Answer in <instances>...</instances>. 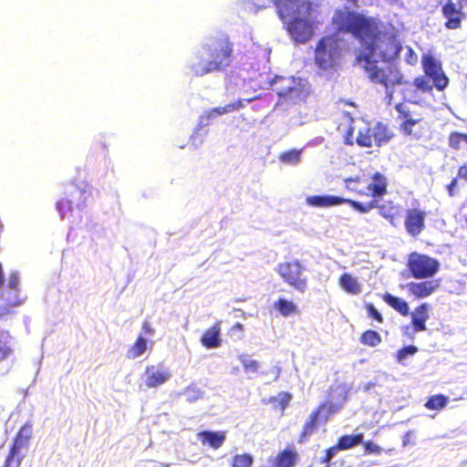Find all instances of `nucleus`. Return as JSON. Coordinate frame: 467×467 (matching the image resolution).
Wrapping results in <instances>:
<instances>
[{
	"label": "nucleus",
	"mask_w": 467,
	"mask_h": 467,
	"mask_svg": "<svg viewBox=\"0 0 467 467\" xmlns=\"http://www.w3.org/2000/svg\"><path fill=\"white\" fill-rule=\"evenodd\" d=\"M291 399L292 395L290 393L280 392L276 397H270L268 399V403H273L275 405V409L280 410L283 412L288 406Z\"/></svg>",
	"instance_id": "obj_33"
},
{
	"label": "nucleus",
	"mask_w": 467,
	"mask_h": 467,
	"mask_svg": "<svg viewBox=\"0 0 467 467\" xmlns=\"http://www.w3.org/2000/svg\"><path fill=\"white\" fill-rule=\"evenodd\" d=\"M254 457L250 453L235 454L232 458V467H252Z\"/></svg>",
	"instance_id": "obj_36"
},
{
	"label": "nucleus",
	"mask_w": 467,
	"mask_h": 467,
	"mask_svg": "<svg viewBox=\"0 0 467 467\" xmlns=\"http://www.w3.org/2000/svg\"><path fill=\"white\" fill-rule=\"evenodd\" d=\"M234 45L227 35L213 37L203 47L207 58L199 57L196 62L191 65V70L196 77H202L213 72L224 70L232 63Z\"/></svg>",
	"instance_id": "obj_3"
},
{
	"label": "nucleus",
	"mask_w": 467,
	"mask_h": 467,
	"mask_svg": "<svg viewBox=\"0 0 467 467\" xmlns=\"http://www.w3.org/2000/svg\"><path fill=\"white\" fill-rule=\"evenodd\" d=\"M340 407L332 401L321 402L313 411L319 417L321 424H326L339 410Z\"/></svg>",
	"instance_id": "obj_23"
},
{
	"label": "nucleus",
	"mask_w": 467,
	"mask_h": 467,
	"mask_svg": "<svg viewBox=\"0 0 467 467\" xmlns=\"http://www.w3.org/2000/svg\"><path fill=\"white\" fill-rule=\"evenodd\" d=\"M302 150H289L280 154L279 160L284 163L297 164L301 160Z\"/></svg>",
	"instance_id": "obj_37"
},
{
	"label": "nucleus",
	"mask_w": 467,
	"mask_h": 467,
	"mask_svg": "<svg viewBox=\"0 0 467 467\" xmlns=\"http://www.w3.org/2000/svg\"><path fill=\"white\" fill-rule=\"evenodd\" d=\"M277 15L296 43H306L314 35L311 19L313 5L309 0H272Z\"/></svg>",
	"instance_id": "obj_2"
},
{
	"label": "nucleus",
	"mask_w": 467,
	"mask_h": 467,
	"mask_svg": "<svg viewBox=\"0 0 467 467\" xmlns=\"http://www.w3.org/2000/svg\"><path fill=\"white\" fill-rule=\"evenodd\" d=\"M332 23L338 33L349 34L359 42L356 61L362 65L370 82L382 86L391 98L395 88L403 84V75L395 65L379 67L373 58L387 62L399 56L401 44L397 34L380 30L377 18L347 7L335 11Z\"/></svg>",
	"instance_id": "obj_1"
},
{
	"label": "nucleus",
	"mask_w": 467,
	"mask_h": 467,
	"mask_svg": "<svg viewBox=\"0 0 467 467\" xmlns=\"http://www.w3.org/2000/svg\"><path fill=\"white\" fill-rule=\"evenodd\" d=\"M359 341L364 346L375 348L381 343L382 338L376 330L367 329L361 333Z\"/></svg>",
	"instance_id": "obj_31"
},
{
	"label": "nucleus",
	"mask_w": 467,
	"mask_h": 467,
	"mask_svg": "<svg viewBox=\"0 0 467 467\" xmlns=\"http://www.w3.org/2000/svg\"><path fill=\"white\" fill-rule=\"evenodd\" d=\"M462 140H461V132L452 131L448 136V145L451 149L458 150L461 149Z\"/></svg>",
	"instance_id": "obj_39"
},
{
	"label": "nucleus",
	"mask_w": 467,
	"mask_h": 467,
	"mask_svg": "<svg viewBox=\"0 0 467 467\" xmlns=\"http://www.w3.org/2000/svg\"><path fill=\"white\" fill-rule=\"evenodd\" d=\"M274 308L283 317H289L299 313L297 306L293 301L285 297H279L274 303Z\"/></svg>",
	"instance_id": "obj_26"
},
{
	"label": "nucleus",
	"mask_w": 467,
	"mask_h": 467,
	"mask_svg": "<svg viewBox=\"0 0 467 467\" xmlns=\"http://www.w3.org/2000/svg\"><path fill=\"white\" fill-rule=\"evenodd\" d=\"M253 99H246V102H251Z\"/></svg>",
	"instance_id": "obj_56"
},
{
	"label": "nucleus",
	"mask_w": 467,
	"mask_h": 467,
	"mask_svg": "<svg viewBox=\"0 0 467 467\" xmlns=\"http://www.w3.org/2000/svg\"><path fill=\"white\" fill-rule=\"evenodd\" d=\"M458 176L453 178L451 182L447 185L448 193L450 196H453L455 194V189L458 182Z\"/></svg>",
	"instance_id": "obj_48"
},
{
	"label": "nucleus",
	"mask_w": 467,
	"mask_h": 467,
	"mask_svg": "<svg viewBox=\"0 0 467 467\" xmlns=\"http://www.w3.org/2000/svg\"><path fill=\"white\" fill-rule=\"evenodd\" d=\"M407 266L411 276L416 279H425L438 272L440 264L435 258L413 252L409 255Z\"/></svg>",
	"instance_id": "obj_8"
},
{
	"label": "nucleus",
	"mask_w": 467,
	"mask_h": 467,
	"mask_svg": "<svg viewBox=\"0 0 467 467\" xmlns=\"http://www.w3.org/2000/svg\"><path fill=\"white\" fill-rule=\"evenodd\" d=\"M213 113H215L217 115H223L225 114L223 107H217L212 109Z\"/></svg>",
	"instance_id": "obj_53"
},
{
	"label": "nucleus",
	"mask_w": 467,
	"mask_h": 467,
	"mask_svg": "<svg viewBox=\"0 0 467 467\" xmlns=\"http://www.w3.org/2000/svg\"><path fill=\"white\" fill-rule=\"evenodd\" d=\"M306 203L315 207H330L345 203V198L334 195H311L306 197Z\"/></svg>",
	"instance_id": "obj_19"
},
{
	"label": "nucleus",
	"mask_w": 467,
	"mask_h": 467,
	"mask_svg": "<svg viewBox=\"0 0 467 467\" xmlns=\"http://www.w3.org/2000/svg\"><path fill=\"white\" fill-rule=\"evenodd\" d=\"M371 131L374 145L377 147L387 144L394 136L388 125L382 122H377L371 127Z\"/></svg>",
	"instance_id": "obj_21"
},
{
	"label": "nucleus",
	"mask_w": 467,
	"mask_h": 467,
	"mask_svg": "<svg viewBox=\"0 0 467 467\" xmlns=\"http://www.w3.org/2000/svg\"><path fill=\"white\" fill-rule=\"evenodd\" d=\"M19 284L18 276L16 274H12L9 278L8 286L11 289H17Z\"/></svg>",
	"instance_id": "obj_50"
},
{
	"label": "nucleus",
	"mask_w": 467,
	"mask_h": 467,
	"mask_svg": "<svg viewBox=\"0 0 467 467\" xmlns=\"http://www.w3.org/2000/svg\"><path fill=\"white\" fill-rule=\"evenodd\" d=\"M383 301L392 307L395 311L403 317H407L410 314V306L406 300L392 296L389 293H385L382 296Z\"/></svg>",
	"instance_id": "obj_24"
},
{
	"label": "nucleus",
	"mask_w": 467,
	"mask_h": 467,
	"mask_svg": "<svg viewBox=\"0 0 467 467\" xmlns=\"http://www.w3.org/2000/svg\"><path fill=\"white\" fill-rule=\"evenodd\" d=\"M4 283V275H3V271H2V265L0 264V287L2 286Z\"/></svg>",
	"instance_id": "obj_54"
},
{
	"label": "nucleus",
	"mask_w": 467,
	"mask_h": 467,
	"mask_svg": "<svg viewBox=\"0 0 467 467\" xmlns=\"http://www.w3.org/2000/svg\"><path fill=\"white\" fill-rule=\"evenodd\" d=\"M10 353V349L8 348L0 347V358H5Z\"/></svg>",
	"instance_id": "obj_51"
},
{
	"label": "nucleus",
	"mask_w": 467,
	"mask_h": 467,
	"mask_svg": "<svg viewBox=\"0 0 467 467\" xmlns=\"http://www.w3.org/2000/svg\"><path fill=\"white\" fill-rule=\"evenodd\" d=\"M339 451L337 445H333L325 451L324 457L320 460L321 463H325L327 467L329 466L330 461L335 457Z\"/></svg>",
	"instance_id": "obj_43"
},
{
	"label": "nucleus",
	"mask_w": 467,
	"mask_h": 467,
	"mask_svg": "<svg viewBox=\"0 0 467 467\" xmlns=\"http://www.w3.org/2000/svg\"><path fill=\"white\" fill-rule=\"evenodd\" d=\"M406 59H407V62L410 65H414L418 60L417 55L414 53V51L410 47L408 49V55H407Z\"/></svg>",
	"instance_id": "obj_49"
},
{
	"label": "nucleus",
	"mask_w": 467,
	"mask_h": 467,
	"mask_svg": "<svg viewBox=\"0 0 467 467\" xmlns=\"http://www.w3.org/2000/svg\"><path fill=\"white\" fill-rule=\"evenodd\" d=\"M441 13L446 18L444 24L446 28L458 29L461 27L462 18L464 17L462 6L457 7L451 0H448V2L442 5Z\"/></svg>",
	"instance_id": "obj_15"
},
{
	"label": "nucleus",
	"mask_w": 467,
	"mask_h": 467,
	"mask_svg": "<svg viewBox=\"0 0 467 467\" xmlns=\"http://www.w3.org/2000/svg\"><path fill=\"white\" fill-rule=\"evenodd\" d=\"M147 346V340L143 337L139 336L135 342L128 349L127 358L129 359H135L140 357L146 351Z\"/></svg>",
	"instance_id": "obj_30"
},
{
	"label": "nucleus",
	"mask_w": 467,
	"mask_h": 467,
	"mask_svg": "<svg viewBox=\"0 0 467 467\" xmlns=\"http://www.w3.org/2000/svg\"><path fill=\"white\" fill-rule=\"evenodd\" d=\"M363 433L343 435L337 440L336 445L337 446L339 451H346L358 444H361L363 441Z\"/></svg>",
	"instance_id": "obj_28"
},
{
	"label": "nucleus",
	"mask_w": 467,
	"mask_h": 467,
	"mask_svg": "<svg viewBox=\"0 0 467 467\" xmlns=\"http://www.w3.org/2000/svg\"><path fill=\"white\" fill-rule=\"evenodd\" d=\"M449 398L443 394L431 396L424 404V407L430 410H441L447 406Z\"/></svg>",
	"instance_id": "obj_32"
},
{
	"label": "nucleus",
	"mask_w": 467,
	"mask_h": 467,
	"mask_svg": "<svg viewBox=\"0 0 467 467\" xmlns=\"http://www.w3.org/2000/svg\"><path fill=\"white\" fill-rule=\"evenodd\" d=\"M142 328L146 334H153V329L150 327L148 322H144Z\"/></svg>",
	"instance_id": "obj_52"
},
{
	"label": "nucleus",
	"mask_w": 467,
	"mask_h": 467,
	"mask_svg": "<svg viewBox=\"0 0 467 467\" xmlns=\"http://www.w3.org/2000/svg\"><path fill=\"white\" fill-rule=\"evenodd\" d=\"M418 351V348L415 346L410 345L401 348L397 352V359L400 362L404 360L408 356H412Z\"/></svg>",
	"instance_id": "obj_42"
},
{
	"label": "nucleus",
	"mask_w": 467,
	"mask_h": 467,
	"mask_svg": "<svg viewBox=\"0 0 467 467\" xmlns=\"http://www.w3.org/2000/svg\"><path fill=\"white\" fill-rule=\"evenodd\" d=\"M239 361L246 373H256L260 368L259 362L250 358L247 355L239 356Z\"/></svg>",
	"instance_id": "obj_38"
},
{
	"label": "nucleus",
	"mask_w": 467,
	"mask_h": 467,
	"mask_svg": "<svg viewBox=\"0 0 467 467\" xmlns=\"http://www.w3.org/2000/svg\"><path fill=\"white\" fill-rule=\"evenodd\" d=\"M198 439L202 444H208L213 449H219L225 441V433L218 431H202L198 432Z\"/></svg>",
	"instance_id": "obj_22"
},
{
	"label": "nucleus",
	"mask_w": 467,
	"mask_h": 467,
	"mask_svg": "<svg viewBox=\"0 0 467 467\" xmlns=\"http://www.w3.org/2000/svg\"><path fill=\"white\" fill-rule=\"evenodd\" d=\"M353 137H354V129L352 127H349V129L347 130V132L344 135V143L347 145L352 146L354 144Z\"/></svg>",
	"instance_id": "obj_46"
},
{
	"label": "nucleus",
	"mask_w": 467,
	"mask_h": 467,
	"mask_svg": "<svg viewBox=\"0 0 467 467\" xmlns=\"http://www.w3.org/2000/svg\"><path fill=\"white\" fill-rule=\"evenodd\" d=\"M275 270L282 280L298 293L304 294L308 289V280L304 275L305 266L299 260L282 262Z\"/></svg>",
	"instance_id": "obj_7"
},
{
	"label": "nucleus",
	"mask_w": 467,
	"mask_h": 467,
	"mask_svg": "<svg viewBox=\"0 0 467 467\" xmlns=\"http://www.w3.org/2000/svg\"><path fill=\"white\" fill-rule=\"evenodd\" d=\"M31 438L32 425L30 423H25L16 434L13 444L2 467H14V465L16 464L17 460H19L20 465L24 458L20 453V451L28 446Z\"/></svg>",
	"instance_id": "obj_10"
},
{
	"label": "nucleus",
	"mask_w": 467,
	"mask_h": 467,
	"mask_svg": "<svg viewBox=\"0 0 467 467\" xmlns=\"http://www.w3.org/2000/svg\"><path fill=\"white\" fill-rule=\"evenodd\" d=\"M298 461V452L294 446L279 451L271 461V467H295Z\"/></svg>",
	"instance_id": "obj_17"
},
{
	"label": "nucleus",
	"mask_w": 467,
	"mask_h": 467,
	"mask_svg": "<svg viewBox=\"0 0 467 467\" xmlns=\"http://www.w3.org/2000/svg\"><path fill=\"white\" fill-rule=\"evenodd\" d=\"M244 106V103L242 99H238L234 102L226 104L225 106H223V110L226 113L233 112L235 110H238L239 109L243 108Z\"/></svg>",
	"instance_id": "obj_44"
},
{
	"label": "nucleus",
	"mask_w": 467,
	"mask_h": 467,
	"mask_svg": "<svg viewBox=\"0 0 467 467\" xmlns=\"http://www.w3.org/2000/svg\"><path fill=\"white\" fill-rule=\"evenodd\" d=\"M221 323L215 322L211 327L207 328L202 337L201 343L206 348H216L221 346Z\"/></svg>",
	"instance_id": "obj_18"
},
{
	"label": "nucleus",
	"mask_w": 467,
	"mask_h": 467,
	"mask_svg": "<svg viewBox=\"0 0 467 467\" xmlns=\"http://www.w3.org/2000/svg\"><path fill=\"white\" fill-rule=\"evenodd\" d=\"M433 281H423L420 283L411 282L408 284V289L410 295L416 298H424L431 295L437 288Z\"/></svg>",
	"instance_id": "obj_20"
},
{
	"label": "nucleus",
	"mask_w": 467,
	"mask_h": 467,
	"mask_svg": "<svg viewBox=\"0 0 467 467\" xmlns=\"http://www.w3.org/2000/svg\"><path fill=\"white\" fill-rule=\"evenodd\" d=\"M271 88L279 98L294 99L301 93V88L296 86L292 78L275 77L271 83Z\"/></svg>",
	"instance_id": "obj_13"
},
{
	"label": "nucleus",
	"mask_w": 467,
	"mask_h": 467,
	"mask_svg": "<svg viewBox=\"0 0 467 467\" xmlns=\"http://www.w3.org/2000/svg\"><path fill=\"white\" fill-rule=\"evenodd\" d=\"M145 374V385L149 389L156 388L164 384L171 377V374L168 369L156 368L155 366L147 367Z\"/></svg>",
	"instance_id": "obj_16"
},
{
	"label": "nucleus",
	"mask_w": 467,
	"mask_h": 467,
	"mask_svg": "<svg viewBox=\"0 0 467 467\" xmlns=\"http://www.w3.org/2000/svg\"><path fill=\"white\" fill-rule=\"evenodd\" d=\"M387 187L388 180L386 176L379 171H376L370 176V182L366 179L364 195L373 198L382 197L387 193Z\"/></svg>",
	"instance_id": "obj_14"
},
{
	"label": "nucleus",
	"mask_w": 467,
	"mask_h": 467,
	"mask_svg": "<svg viewBox=\"0 0 467 467\" xmlns=\"http://www.w3.org/2000/svg\"><path fill=\"white\" fill-rule=\"evenodd\" d=\"M244 330V326L241 323H235L234 324L230 329L229 333L232 337L234 336H240Z\"/></svg>",
	"instance_id": "obj_45"
},
{
	"label": "nucleus",
	"mask_w": 467,
	"mask_h": 467,
	"mask_svg": "<svg viewBox=\"0 0 467 467\" xmlns=\"http://www.w3.org/2000/svg\"><path fill=\"white\" fill-rule=\"evenodd\" d=\"M423 75L413 79V86L422 93L431 94L435 88L443 91L449 85V78L445 75L441 64L431 55H424L421 59Z\"/></svg>",
	"instance_id": "obj_4"
},
{
	"label": "nucleus",
	"mask_w": 467,
	"mask_h": 467,
	"mask_svg": "<svg viewBox=\"0 0 467 467\" xmlns=\"http://www.w3.org/2000/svg\"><path fill=\"white\" fill-rule=\"evenodd\" d=\"M365 308L367 310L368 317L377 321L379 324H382L384 322V317L371 303L366 304Z\"/></svg>",
	"instance_id": "obj_41"
},
{
	"label": "nucleus",
	"mask_w": 467,
	"mask_h": 467,
	"mask_svg": "<svg viewBox=\"0 0 467 467\" xmlns=\"http://www.w3.org/2000/svg\"><path fill=\"white\" fill-rule=\"evenodd\" d=\"M345 203H348L354 210L361 213H367L372 209L377 207V201L372 200L368 202L363 203L358 201L350 200V199H345Z\"/></svg>",
	"instance_id": "obj_35"
},
{
	"label": "nucleus",
	"mask_w": 467,
	"mask_h": 467,
	"mask_svg": "<svg viewBox=\"0 0 467 467\" xmlns=\"http://www.w3.org/2000/svg\"><path fill=\"white\" fill-rule=\"evenodd\" d=\"M341 47L339 39L328 35L321 37L315 48V63L322 70L335 69L339 63Z\"/></svg>",
	"instance_id": "obj_6"
},
{
	"label": "nucleus",
	"mask_w": 467,
	"mask_h": 467,
	"mask_svg": "<svg viewBox=\"0 0 467 467\" xmlns=\"http://www.w3.org/2000/svg\"><path fill=\"white\" fill-rule=\"evenodd\" d=\"M88 196V192L84 188H80L74 183L66 186L64 196L56 203L57 210L61 219H63L67 213L72 212L74 208L79 209L84 206Z\"/></svg>",
	"instance_id": "obj_9"
},
{
	"label": "nucleus",
	"mask_w": 467,
	"mask_h": 467,
	"mask_svg": "<svg viewBox=\"0 0 467 467\" xmlns=\"http://www.w3.org/2000/svg\"><path fill=\"white\" fill-rule=\"evenodd\" d=\"M319 424H321L319 421V417L317 415V413L312 411L308 419L304 423L302 431L298 438V442H305L312 434L317 431Z\"/></svg>",
	"instance_id": "obj_25"
},
{
	"label": "nucleus",
	"mask_w": 467,
	"mask_h": 467,
	"mask_svg": "<svg viewBox=\"0 0 467 467\" xmlns=\"http://www.w3.org/2000/svg\"><path fill=\"white\" fill-rule=\"evenodd\" d=\"M461 140H462V142L467 143V133L461 132Z\"/></svg>",
	"instance_id": "obj_55"
},
{
	"label": "nucleus",
	"mask_w": 467,
	"mask_h": 467,
	"mask_svg": "<svg viewBox=\"0 0 467 467\" xmlns=\"http://www.w3.org/2000/svg\"><path fill=\"white\" fill-rule=\"evenodd\" d=\"M458 178L467 182V161L462 163L457 172Z\"/></svg>",
	"instance_id": "obj_47"
},
{
	"label": "nucleus",
	"mask_w": 467,
	"mask_h": 467,
	"mask_svg": "<svg viewBox=\"0 0 467 467\" xmlns=\"http://www.w3.org/2000/svg\"><path fill=\"white\" fill-rule=\"evenodd\" d=\"M362 444L365 454L379 455L383 452V449L371 441H362Z\"/></svg>",
	"instance_id": "obj_40"
},
{
	"label": "nucleus",
	"mask_w": 467,
	"mask_h": 467,
	"mask_svg": "<svg viewBox=\"0 0 467 467\" xmlns=\"http://www.w3.org/2000/svg\"><path fill=\"white\" fill-rule=\"evenodd\" d=\"M430 305L427 303H422L416 306L410 314V326L404 327L402 328L403 333L410 336V329H411L412 334L425 331L427 329L426 322L430 317Z\"/></svg>",
	"instance_id": "obj_11"
},
{
	"label": "nucleus",
	"mask_w": 467,
	"mask_h": 467,
	"mask_svg": "<svg viewBox=\"0 0 467 467\" xmlns=\"http://www.w3.org/2000/svg\"><path fill=\"white\" fill-rule=\"evenodd\" d=\"M338 283L341 288L351 295H358L361 292V286L358 280L348 273L340 275Z\"/></svg>",
	"instance_id": "obj_27"
},
{
	"label": "nucleus",
	"mask_w": 467,
	"mask_h": 467,
	"mask_svg": "<svg viewBox=\"0 0 467 467\" xmlns=\"http://www.w3.org/2000/svg\"><path fill=\"white\" fill-rule=\"evenodd\" d=\"M356 142L360 147L369 148L373 145V136L371 127L360 130L356 138Z\"/></svg>",
	"instance_id": "obj_34"
},
{
	"label": "nucleus",
	"mask_w": 467,
	"mask_h": 467,
	"mask_svg": "<svg viewBox=\"0 0 467 467\" xmlns=\"http://www.w3.org/2000/svg\"><path fill=\"white\" fill-rule=\"evenodd\" d=\"M395 109L400 119L399 130L403 136L420 140L429 132L430 127L422 113L411 110L402 102L396 104Z\"/></svg>",
	"instance_id": "obj_5"
},
{
	"label": "nucleus",
	"mask_w": 467,
	"mask_h": 467,
	"mask_svg": "<svg viewBox=\"0 0 467 467\" xmlns=\"http://www.w3.org/2000/svg\"><path fill=\"white\" fill-rule=\"evenodd\" d=\"M345 186L348 191H351L358 195L363 196L365 194L364 186L366 178L364 176L349 177L345 179Z\"/></svg>",
	"instance_id": "obj_29"
},
{
	"label": "nucleus",
	"mask_w": 467,
	"mask_h": 467,
	"mask_svg": "<svg viewBox=\"0 0 467 467\" xmlns=\"http://www.w3.org/2000/svg\"><path fill=\"white\" fill-rule=\"evenodd\" d=\"M426 213L420 208L408 209L405 213L404 226L407 233L416 237L425 229Z\"/></svg>",
	"instance_id": "obj_12"
}]
</instances>
